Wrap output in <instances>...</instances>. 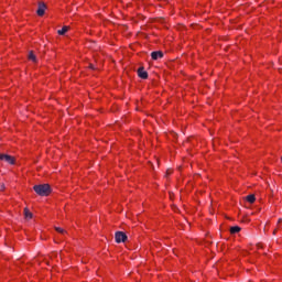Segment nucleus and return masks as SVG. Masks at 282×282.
I'll use <instances>...</instances> for the list:
<instances>
[{
  "label": "nucleus",
  "mask_w": 282,
  "mask_h": 282,
  "mask_svg": "<svg viewBox=\"0 0 282 282\" xmlns=\"http://www.w3.org/2000/svg\"><path fill=\"white\" fill-rule=\"evenodd\" d=\"M68 30H69V26H63L61 30L57 31V34L63 36L64 34H67Z\"/></svg>",
  "instance_id": "nucleus-8"
},
{
  "label": "nucleus",
  "mask_w": 282,
  "mask_h": 282,
  "mask_svg": "<svg viewBox=\"0 0 282 282\" xmlns=\"http://www.w3.org/2000/svg\"><path fill=\"white\" fill-rule=\"evenodd\" d=\"M237 232H241V227L234 226V227L230 228V234L231 235H237Z\"/></svg>",
  "instance_id": "nucleus-7"
},
{
  "label": "nucleus",
  "mask_w": 282,
  "mask_h": 282,
  "mask_svg": "<svg viewBox=\"0 0 282 282\" xmlns=\"http://www.w3.org/2000/svg\"><path fill=\"white\" fill-rule=\"evenodd\" d=\"M90 69H96V67L93 66V64L89 65Z\"/></svg>",
  "instance_id": "nucleus-14"
},
{
  "label": "nucleus",
  "mask_w": 282,
  "mask_h": 282,
  "mask_svg": "<svg viewBox=\"0 0 282 282\" xmlns=\"http://www.w3.org/2000/svg\"><path fill=\"white\" fill-rule=\"evenodd\" d=\"M151 57L153 61H158V58H164V53L162 51H154L151 53Z\"/></svg>",
  "instance_id": "nucleus-6"
},
{
  "label": "nucleus",
  "mask_w": 282,
  "mask_h": 282,
  "mask_svg": "<svg viewBox=\"0 0 282 282\" xmlns=\"http://www.w3.org/2000/svg\"><path fill=\"white\" fill-rule=\"evenodd\" d=\"M256 200H257V197H254V194L247 196V202H249V204H254Z\"/></svg>",
  "instance_id": "nucleus-9"
},
{
  "label": "nucleus",
  "mask_w": 282,
  "mask_h": 282,
  "mask_svg": "<svg viewBox=\"0 0 282 282\" xmlns=\"http://www.w3.org/2000/svg\"><path fill=\"white\" fill-rule=\"evenodd\" d=\"M282 219H279V224H281Z\"/></svg>",
  "instance_id": "nucleus-16"
},
{
  "label": "nucleus",
  "mask_w": 282,
  "mask_h": 282,
  "mask_svg": "<svg viewBox=\"0 0 282 282\" xmlns=\"http://www.w3.org/2000/svg\"><path fill=\"white\" fill-rule=\"evenodd\" d=\"M128 237L127 234H124V231H117L115 234V240L116 243H124V241H127Z\"/></svg>",
  "instance_id": "nucleus-2"
},
{
  "label": "nucleus",
  "mask_w": 282,
  "mask_h": 282,
  "mask_svg": "<svg viewBox=\"0 0 282 282\" xmlns=\"http://www.w3.org/2000/svg\"><path fill=\"white\" fill-rule=\"evenodd\" d=\"M24 217H25V219H32V214H31L30 209L24 208Z\"/></svg>",
  "instance_id": "nucleus-11"
},
{
  "label": "nucleus",
  "mask_w": 282,
  "mask_h": 282,
  "mask_svg": "<svg viewBox=\"0 0 282 282\" xmlns=\"http://www.w3.org/2000/svg\"><path fill=\"white\" fill-rule=\"evenodd\" d=\"M29 61L36 63V55H34V52H32V51H30V53H29Z\"/></svg>",
  "instance_id": "nucleus-10"
},
{
  "label": "nucleus",
  "mask_w": 282,
  "mask_h": 282,
  "mask_svg": "<svg viewBox=\"0 0 282 282\" xmlns=\"http://www.w3.org/2000/svg\"><path fill=\"white\" fill-rule=\"evenodd\" d=\"M138 76H139V78L147 80V78H149V73H147V70H144V67H140L138 69Z\"/></svg>",
  "instance_id": "nucleus-5"
},
{
  "label": "nucleus",
  "mask_w": 282,
  "mask_h": 282,
  "mask_svg": "<svg viewBox=\"0 0 282 282\" xmlns=\"http://www.w3.org/2000/svg\"><path fill=\"white\" fill-rule=\"evenodd\" d=\"M0 160L7 162L8 164H14V159L12 155L9 154H1L0 153Z\"/></svg>",
  "instance_id": "nucleus-4"
},
{
  "label": "nucleus",
  "mask_w": 282,
  "mask_h": 282,
  "mask_svg": "<svg viewBox=\"0 0 282 282\" xmlns=\"http://www.w3.org/2000/svg\"><path fill=\"white\" fill-rule=\"evenodd\" d=\"M45 10H47V6L44 2H39V8L36 10L37 17H43L45 14Z\"/></svg>",
  "instance_id": "nucleus-3"
},
{
  "label": "nucleus",
  "mask_w": 282,
  "mask_h": 282,
  "mask_svg": "<svg viewBox=\"0 0 282 282\" xmlns=\"http://www.w3.org/2000/svg\"><path fill=\"white\" fill-rule=\"evenodd\" d=\"M56 232H59L61 235H67V231L61 227H55Z\"/></svg>",
  "instance_id": "nucleus-12"
},
{
  "label": "nucleus",
  "mask_w": 282,
  "mask_h": 282,
  "mask_svg": "<svg viewBox=\"0 0 282 282\" xmlns=\"http://www.w3.org/2000/svg\"><path fill=\"white\" fill-rule=\"evenodd\" d=\"M33 191L36 195H40V197H47L52 193V187L50 184H39L33 186Z\"/></svg>",
  "instance_id": "nucleus-1"
},
{
  "label": "nucleus",
  "mask_w": 282,
  "mask_h": 282,
  "mask_svg": "<svg viewBox=\"0 0 282 282\" xmlns=\"http://www.w3.org/2000/svg\"><path fill=\"white\" fill-rule=\"evenodd\" d=\"M0 191H6V184L0 185Z\"/></svg>",
  "instance_id": "nucleus-13"
},
{
  "label": "nucleus",
  "mask_w": 282,
  "mask_h": 282,
  "mask_svg": "<svg viewBox=\"0 0 282 282\" xmlns=\"http://www.w3.org/2000/svg\"><path fill=\"white\" fill-rule=\"evenodd\" d=\"M166 175H171V172L167 170Z\"/></svg>",
  "instance_id": "nucleus-15"
}]
</instances>
